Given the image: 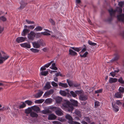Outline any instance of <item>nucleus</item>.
<instances>
[{
    "label": "nucleus",
    "instance_id": "f257e3e1",
    "mask_svg": "<svg viewBox=\"0 0 124 124\" xmlns=\"http://www.w3.org/2000/svg\"><path fill=\"white\" fill-rule=\"evenodd\" d=\"M61 108L64 109H67L68 111L71 113H72L74 108L73 105L70 104L69 101L67 100L62 104Z\"/></svg>",
    "mask_w": 124,
    "mask_h": 124
},
{
    "label": "nucleus",
    "instance_id": "f03ea898",
    "mask_svg": "<svg viewBox=\"0 0 124 124\" xmlns=\"http://www.w3.org/2000/svg\"><path fill=\"white\" fill-rule=\"evenodd\" d=\"M108 11L110 16V17L108 19L110 21L112 20L113 17H115L116 13L117 12L118 13H121L122 9L121 8L117 7L115 10H113L112 8H111L109 9Z\"/></svg>",
    "mask_w": 124,
    "mask_h": 124
},
{
    "label": "nucleus",
    "instance_id": "7ed1b4c3",
    "mask_svg": "<svg viewBox=\"0 0 124 124\" xmlns=\"http://www.w3.org/2000/svg\"><path fill=\"white\" fill-rule=\"evenodd\" d=\"M44 42L42 39H39L37 41L32 43V44L34 48H39L43 44Z\"/></svg>",
    "mask_w": 124,
    "mask_h": 124
},
{
    "label": "nucleus",
    "instance_id": "20e7f679",
    "mask_svg": "<svg viewBox=\"0 0 124 124\" xmlns=\"http://www.w3.org/2000/svg\"><path fill=\"white\" fill-rule=\"evenodd\" d=\"M65 117L67 119L69 120L68 122L70 124H81L77 122L73 121L71 116L68 114L66 115Z\"/></svg>",
    "mask_w": 124,
    "mask_h": 124
},
{
    "label": "nucleus",
    "instance_id": "39448f33",
    "mask_svg": "<svg viewBox=\"0 0 124 124\" xmlns=\"http://www.w3.org/2000/svg\"><path fill=\"white\" fill-rule=\"evenodd\" d=\"M36 35V33L33 31H31L28 34L27 37L29 39L33 40L34 39Z\"/></svg>",
    "mask_w": 124,
    "mask_h": 124
},
{
    "label": "nucleus",
    "instance_id": "423d86ee",
    "mask_svg": "<svg viewBox=\"0 0 124 124\" xmlns=\"http://www.w3.org/2000/svg\"><path fill=\"white\" fill-rule=\"evenodd\" d=\"M20 45L21 46L24 48H30L31 47L30 44L27 42L21 44Z\"/></svg>",
    "mask_w": 124,
    "mask_h": 124
},
{
    "label": "nucleus",
    "instance_id": "0eeeda50",
    "mask_svg": "<svg viewBox=\"0 0 124 124\" xmlns=\"http://www.w3.org/2000/svg\"><path fill=\"white\" fill-rule=\"evenodd\" d=\"M55 112L56 114L58 116H61L63 115L62 111L58 108L55 111Z\"/></svg>",
    "mask_w": 124,
    "mask_h": 124
},
{
    "label": "nucleus",
    "instance_id": "6e6552de",
    "mask_svg": "<svg viewBox=\"0 0 124 124\" xmlns=\"http://www.w3.org/2000/svg\"><path fill=\"white\" fill-rule=\"evenodd\" d=\"M83 91H76L75 92L73 91H71L70 92V93L72 95V96L75 97L77 96V94L82 93Z\"/></svg>",
    "mask_w": 124,
    "mask_h": 124
},
{
    "label": "nucleus",
    "instance_id": "1a4fd4ad",
    "mask_svg": "<svg viewBox=\"0 0 124 124\" xmlns=\"http://www.w3.org/2000/svg\"><path fill=\"white\" fill-rule=\"evenodd\" d=\"M54 92V90L53 89H51L48 91L46 92L44 94V96L46 98L48 97V96L50 94H52Z\"/></svg>",
    "mask_w": 124,
    "mask_h": 124
},
{
    "label": "nucleus",
    "instance_id": "9d476101",
    "mask_svg": "<svg viewBox=\"0 0 124 124\" xmlns=\"http://www.w3.org/2000/svg\"><path fill=\"white\" fill-rule=\"evenodd\" d=\"M26 38L25 37H19L16 39V41L18 43L22 42L25 41Z\"/></svg>",
    "mask_w": 124,
    "mask_h": 124
},
{
    "label": "nucleus",
    "instance_id": "9b49d317",
    "mask_svg": "<svg viewBox=\"0 0 124 124\" xmlns=\"http://www.w3.org/2000/svg\"><path fill=\"white\" fill-rule=\"evenodd\" d=\"M112 104L113 110L116 112L118 111L119 110V108L115 105V102H113Z\"/></svg>",
    "mask_w": 124,
    "mask_h": 124
},
{
    "label": "nucleus",
    "instance_id": "f8f14e48",
    "mask_svg": "<svg viewBox=\"0 0 124 124\" xmlns=\"http://www.w3.org/2000/svg\"><path fill=\"white\" fill-rule=\"evenodd\" d=\"M123 96V94L119 92L116 93L114 94V97L117 98H121Z\"/></svg>",
    "mask_w": 124,
    "mask_h": 124
},
{
    "label": "nucleus",
    "instance_id": "ddd939ff",
    "mask_svg": "<svg viewBox=\"0 0 124 124\" xmlns=\"http://www.w3.org/2000/svg\"><path fill=\"white\" fill-rule=\"evenodd\" d=\"M87 99V96L84 94H81L80 96L79 99L81 101H85Z\"/></svg>",
    "mask_w": 124,
    "mask_h": 124
},
{
    "label": "nucleus",
    "instance_id": "4468645a",
    "mask_svg": "<svg viewBox=\"0 0 124 124\" xmlns=\"http://www.w3.org/2000/svg\"><path fill=\"white\" fill-rule=\"evenodd\" d=\"M30 31L29 29H24L21 33L22 36H25L27 34V33L29 32Z\"/></svg>",
    "mask_w": 124,
    "mask_h": 124
},
{
    "label": "nucleus",
    "instance_id": "2eb2a0df",
    "mask_svg": "<svg viewBox=\"0 0 124 124\" xmlns=\"http://www.w3.org/2000/svg\"><path fill=\"white\" fill-rule=\"evenodd\" d=\"M51 87L50 83L48 82L46 83L45 85L44 86V89L45 90H47L50 88Z\"/></svg>",
    "mask_w": 124,
    "mask_h": 124
},
{
    "label": "nucleus",
    "instance_id": "dca6fc26",
    "mask_svg": "<svg viewBox=\"0 0 124 124\" xmlns=\"http://www.w3.org/2000/svg\"><path fill=\"white\" fill-rule=\"evenodd\" d=\"M43 93V92L42 91L39 90L38 92L35 95V96L37 98L40 97L41 96Z\"/></svg>",
    "mask_w": 124,
    "mask_h": 124
},
{
    "label": "nucleus",
    "instance_id": "f3484780",
    "mask_svg": "<svg viewBox=\"0 0 124 124\" xmlns=\"http://www.w3.org/2000/svg\"><path fill=\"white\" fill-rule=\"evenodd\" d=\"M117 80V79L116 78H110L109 80V82L110 83H112L116 82Z\"/></svg>",
    "mask_w": 124,
    "mask_h": 124
},
{
    "label": "nucleus",
    "instance_id": "a211bd4d",
    "mask_svg": "<svg viewBox=\"0 0 124 124\" xmlns=\"http://www.w3.org/2000/svg\"><path fill=\"white\" fill-rule=\"evenodd\" d=\"M56 118V116L53 114L49 115L48 119L49 120H53L55 119Z\"/></svg>",
    "mask_w": 124,
    "mask_h": 124
},
{
    "label": "nucleus",
    "instance_id": "6ab92c4d",
    "mask_svg": "<svg viewBox=\"0 0 124 124\" xmlns=\"http://www.w3.org/2000/svg\"><path fill=\"white\" fill-rule=\"evenodd\" d=\"M31 108L33 110L37 112H38L40 110V108L39 107L35 106L31 107Z\"/></svg>",
    "mask_w": 124,
    "mask_h": 124
},
{
    "label": "nucleus",
    "instance_id": "aec40b11",
    "mask_svg": "<svg viewBox=\"0 0 124 124\" xmlns=\"http://www.w3.org/2000/svg\"><path fill=\"white\" fill-rule=\"evenodd\" d=\"M19 3L21 4V6L19 8V9H21L23 8L25 6V4L23 1L21 0L20 2Z\"/></svg>",
    "mask_w": 124,
    "mask_h": 124
},
{
    "label": "nucleus",
    "instance_id": "412c9836",
    "mask_svg": "<svg viewBox=\"0 0 124 124\" xmlns=\"http://www.w3.org/2000/svg\"><path fill=\"white\" fill-rule=\"evenodd\" d=\"M46 32H42L41 33L45 35H50V33L51 32V31L48 30H46Z\"/></svg>",
    "mask_w": 124,
    "mask_h": 124
},
{
    "label": "nucleus",
    "instance_id": "4be33fe9",
    "mask_svg": "<svg viewBox=\"0 0 124 124\" xmlns=\"http://www.w3.org/2000/svg\"><path fill=\"white\" fill-rule=\"evenodd\" d=\"M69 54L72 55H77V53L71 49L69 50Z\"/></svg>",
    "mask_w": 124,
    "mask_h": 124
},
{
    "label": "nucleus",
    "instance_id": "5701e85b",
    "mask_svg": "<svg viewBox=\"0 0 124 124\" xmlns=\"http://www.w3.org/2000/svg\"><path fill=\"white\" fill-rule=\"evenodd\" d=\"M50 68L51 69L54 70L57 69V68L55 66V63H53L51 66L50 67Z\"/></svg>",
    "mask_w": 124,
    "mask_h": 124
},
{
    "label": "nucleus",
    "instance_id": "b1692460",
    "mask_svg": "<svg viewBox=\"0 0 124 124\" xmlns=\"http://www.w3.org/2000/svg\"><path fill=\"white\" fill-rule=\"evenodd\" d=\"M42 29V27L40 26L36 27L34 29V31H41Z\"/></svg>",
    "mask_w": 124,
    "mask_h": 124
},
{
    "label": "nucleus",
    "instance_id": "393cba45",
    "mask_svg": "<svg viewBox=\"0 0 124 124\" xmlns=\"http://www.w3.org/2000/svg\"><path fill=\"white\" fill-rule=\"evenodd\" d=\"M59 85L65 88H67L68 86L66 83H63L61 82L59 83Z\"/></svg>",
    "mask_w": 124,
    "mask_h": 124
},
{
    "label": "nucleus",
    "instance_id": "a878e982",
    "mask_svg": "<svg viewBox=\"0 0 124 124\" xmlns=\"http://www.w3.org/2000/svg\"><path fill=\"white\" fill-rule=\"evenodd\" d=\"M30 116L32 117H37L38 116V115L36 113L33 112H31L30 113Z\"/></svg>",
    "mask_w": 124,
    "mask_h": 124
},
{
    "label": "nucleus",
    "instance_id": "bb28decb",
    "mask_svg": "<svg viewBox=\"0 0 124 124\" xmlns=\"http://www.w3.org/2000/svg\"><path fill=\"white\" fill-rule=\"evenodd\" d=\"M52 101V99L49 98L46 99L45 101V102L46 103L50 104L51 103Z\"/></svg>",
    "mask_w": 124,
    "mask_h": 124
},
{
    "label": "nucleus",
    "instance_id": "cd10ccee",
    "mask_svg": "<svg viewBox=\"0 0 124 124\" xmlns=\"http://www.w3.org/2000/svg\"><path fill=\"white\" fill-rule=\"evenodd\" d=\"M70 101L73 105L76 106H78V103L77 101L73 100H71Z\"/></svg>",
    "mask_w": 124,
    "mask_h": 124
},
{
    "label": "nucleus",
    "instance_id": "c85d7f7f",
    "mask_svg": "<svg viewBox=\"0 0 124 124\" xmlns=\"http://www.w3.org/2000/svg\"><path fill=\"white\" fill-rule=\"evenodd\" d=\"M75 113L79 117H81V113L80 112L79 110L77 109L75 110Z\"/></svg>",
    "mask_w": 124,
    "mask_h": 124
},
{
    "label": "nucleus",
    "instance_id": "c756f323",
    "mask_svg": "<svg viewBox=\"0 0 124 124\" xmlns=\"http://www.w3.org/2000/svg\"><path fill=\"white\" fill-rule=\"evenodd\" d=\"M71 48L75 51L77 52H79L81 49V47H72Z\"/></svg>",
    "mask_w": 124,
    "mask_h": 124
},
{
    "label": "nucleus",
    "instance_id": "7c9ffc66",
    "mask_svg": "<svg viewBox=\"0 0 124 124\" xmlns=\"http://www.w3.org/2000/svg\"><path fill=\"white\" fill-rule=\"evenodd\" d=\"M44 101L43 99H40L36 100L35 101V103H36L40 104L42 103Z\"/></svg>",
    "mask_w": 124,
    "mask_h": 124
},
{
    "label": "nucleus",
    "instance_id": "2f4dec72",
    "mask_svg": "<svg viewBox=\"0 0 124 124\" xmlns=\"http://www.w3.org/2000/svg\"><path fill=\"white\" fill-rule=\"evenodd\" d=\"M62 99L61 97H58L56 98V102L58 103H60L62 101Z\"/></svg>",
    "mask_w": 124,
    "mask_h": 124
},
{
    "label": "nucleus",
    "instance_id": "473e14b6",
    "mask_svg": "<svg viewBox=\"0 0 124 124\" xmlns=\"http://www.w3.org/2000/svg\"><path fill=\"white\" fill-rule=\"evenodd\" d=\"M118 90L119 92L122 93V94L124 93V88L122 87H120L119 89Z\"/></svg>",
    "mask_w": 124,
    "mask_h": 124
},
{
    "label": "nucleus",
    "instance_id": "72a5a7b5",
    "mask_svg": "<svg viewBox=\"0 0 124 124\" xmlns=\"http://www.w3.org/2000/svg\"><path fill=\"white\" fill-rule=\"evenodd\" d=\"M67 82L68 83L69 85L70 86H72L73 87V82L69 80H67Z\"/></svg>",
    "mask_w": 124,
    "mask_h": 124
},
{
    "label": "nucleus",
    "instance_id": "f704fd0d",
    "mask_svg": "<svg viewBox=\"0 0 124 124\" xmlns=\"http://www.w3.org/2000/svg\"><path fill=\"white\" fill-rule=\"evenodd\" d=\"M30 50L32 52L36 53L39 52V50L37 49L31 48L30 49Z\"/></svg>",
    "mask_w": 124,
    "mask_h": 124
},
{
    "label": "nucleus",
    "instance_id": "c9c22d12",
    "mask_svg": "<svg viewBox=\"0 0 124 124\" xmlns=\"http://www.w3.org/2000/svg\"><path fill=\"white\" fill-rule=\"evenodd\" d=\"M54 62L53 61H51L50 62H48L44 66L46 68H48L49 66L52 63Z\"/></svg>",
    "mask_w": 124,
    "mask_h": 124
},
{
    "label": "nucleus",
    "instance_id": "e433bc0d",
    "mask_svg": "<svg viewBox=\"0 0 124 124\" xmlns=\"http://www.w3.org/2000/svg\"><path fill=\"white\" fill-rule=\"evenodd\" d=\"M58 107H53V106H50L49 108V109H51L52 110L54 111L56 110L57 109V108Z\"/></svg>",
    "mask_w": 124,
    "mask_h": 124
},
{
    "label": "nucleus",
    "instance_id": "4c0bfd02",
    "mask_svg": "<svg viewBox=\"0 0 124 124\" xmlns=\"http://www.w3.org/2000/svg\"><path fill=\"white\" fill-rule=\"evenodd\" d=\"M60 93L61 95L63 96H65L66 95L67 93L64 91L61 90Z\"/></svg>",
    "mask_w": 124,
    "mask_h": 124
},
{
    "label": "nucleus",
    "instance_id": "58836bf2",
    "mask_svg": "<svg viewBox=\"0 0 124 124\" xmlns=\"http://www.w3.org/2000/svg\"><path fill=\"white\" fill-rule=\"evenodd\" d=\"M25 102L29 106L32 105V102L30 100L26 101Z\"/></svg>",
    "mask_w": 124,
    "mask_h": 124
},
{
    "label": "nucleus",
    "instance_id": "ea45409f",
    "mask_svg": "<svg viewBox=\"0 0 124 124\" xmlns=\"http://www.w3.org/2000/svg\"><path fill=\"white\" fill-rule=\"evenodd\" d=\"M40 73L41 75L45 76L48 74V71H42Z\"/></svg>",
    "mask_w": 124,
    "mask_h": 124
},
{
    "label": "nucleus",
    "instance_id": "a19ab883",
    "mask_svg": "<svg viewBox=\"0 0 124 124\" xmlns=\"http://www.w3.org/2000/svg\"><path fill=\"white\" fill-rule=\"evenodd\" d=\"M25 21L28 24H33L34 23V22L33 21H31L27 19Z\"/></svg>",
    "mask_w": 124,
    "mask_h": 124
},
{
    "label": "nucleus",
    "instance_id": "79ce46f5",
    "mask_svg": "<svg viewBox=\"0 0 124 124\" xmlns=\"http://www.w3.org/2000/svg\"><path fill=\"white\" fill-rule=\"evenodd\" d=\"M115 103V105L116 104L118 105H121L122 104V102H121L120 100H116L115 101H114Z\"/></svg>",
    "mask_w": 124,
    "mask_h": 124
},
{
    "label": "nucleus",
    "instance_id": "37998d69",
    "mask_svg": "<svg viewBox=\"0 0 124 124\" xmlns=\"http://www.w3.org/2000/svg\"><path fill=\"white\" fill-rule=\"evenodd\" d=\"M35 25H31L28 26V29L29 30H33L35 28Z\"/></svg>",
    "mask_w": 124,
    "mask_h": 124
},
{
    "label": "nucleus",
    "instance_id": "c03bdc74",
    "mask_svg": "<svg viewBox=\"0 0 124 124\" xmlns=\"http://www.w3.org/2000/svg\"><path fill=\"white\" fill-rule=\"evenodd\" d=\"M31 108H28V109H26L25 111V112L27 114L30 113L31 112Z\"/></svg>",
    "mask_w": 124,
    "mask_h": 124
},
{
    "label": "nucleus",
    "instance_id": "a18cd8bd",
    "mask_svg": "<svg viewBox=\"0 0 124 124\" xmlns=\"http://www.w3.org/2000/svg\"><path fill=\"white\" fill-rule=\"evenodd\" d=\"M100 105V103L98 101H96L94 102V106L95 108L99 106Z\"/></svg>",
    "mask_w": 124,
    "mask_h": 124
},
{
    "label": "nucleus",
    "instance_id": "49530a36",
    "mask_svg": "<svg viewBox=\"0 0 124 124\" xmlns=\"http://www.w3.org/2000/svg\"><path fill=\"white\" fill-rule=\"evenodd\" d=\"M88 54V52H86L83 55L80 54V56L81 57H86Z\"/></svg>",
    "mask_w": 124,
    "mask_h": 124
},
{
    "label": "nucleus",
    "instance_id": "de8ad7c7",
    "mask_svg": "<svg viewBox=\"0 0 124 124\" xmlns=\"http://www.w3.org/2000/svg\"><path fill=\"white\" fill-rule=\"evenodd\" d=\"M0 19L3 22L6 21L7 20L6 18L3 16L0 17Z\"/></svg>",
    "mask_w": 124,
    "mask_h": 124
},
{
    "label": "nucleus",
    "instance_id": "09e8293b",
    "mask_svg": "<svg viewBox=\"0 0 124 124\" xmlns=\"http://www.w3.org/2000/svg\"><path fill=\"white\" fill-rule=\"evenodd\" d=\"M41 112L44 114H46L49 113L48 110H45L41 111Z\"/></svg>",
    "mask_w": 124,
    "mask_h": 124
},
{
    "label": "nucleus",
    "instance_id": "8fccbe9b",
    "mask_svg": "<svg viewBox=\"0 0 124 124\" xmlns=\"http://www.w3.org/2000/svg\"><path fill=\"white\" fill-rule=\"evenodd\" d=\"M58 120L59 121L62 122H65L66 121V120L65 119L62 117H59L58 118Z\"/></svg>",
    "mask_w": 124,
    "mask_h": 124
},
{
    "label": "nucleus",
    "instance_id": "3c124183",
    "mask_svg": "<svg viewBox=\"0 0 124 124\" xmlns=\"http://www.w3.org/2000/svg\"><path fill=\"white\" fill-rule=\"evenodd\" d=\"M51 84L54 87H57L58 86L57 84L54 81H52L51 82Z\"/></svg>",
    "mask_w": 124,
    "mask_h": 124
},
{
    "label": "nucleus",
    "instance_id": "603ef678",
    "mask_svg": "<svg viewBox=\"0 0 124 124\" xmlns=\"http://www.w3.org/2000/svg\"><path fill=\"white\" fill-rule=\"evenodd\" d=\"M25 104L24 102H23V104L20 106L19 108H22L25 107Z\"/></svg>",
    "mask_w": 124,
    "mask_h": 124
},
{
    "label": "nucleus",
    "instance_id": "864d4df0",
    "mask_svg": "<svg viewBox=\"0 0 124 124\" xmlns=\"http://www.w3.org/2000/svg\"><path fill=\"white\" fill-rule=\"evenodd\" d=\"M118 81L121 84H124V81L122 78H120L119 79Z\"/></svg>",
    "mask_w": 124,
    "mask_h": 124
},
{
    "label": "nucleus",
    "instance_id": "5fc2aeb1",
    "mask_svg": "<svg viewBox=\"0 0 124 124\" xmlns=\"http://www.w3.org/2000/svg\"><path fill=\"white\" fill-rule=\"evenodd\" d=\"M84 120L88 122H90L89 118L88 117H85L84 118Z\"/></svg>",
    "mask_w": 124,
    "mask_h": 124
},
{
    "label": "nucleus",
    "instance_id": "6e6d98bb",
    "mask_svg": "<svg viewBox=\"0 0 124 124\" xmlns=\"http://www.w3.org/2000/svg\"><path fill=\"white\" fill-rule=\"evenodd\" d=\"M124 5V2H119L118 5L121 7H122Z\"/></svg>",
    "mask_w": 124,
    "mask_h": 124
},
{
    "label": "nucleus",
    "instance_id": "4d7b16f0",
    "mask_svg": "<svg viewBox=\"0 0 124 124\" xmlns=\"http://www.w3.org/2000/svg\"><path fill=\"white\" fill-rule=\"evenodd\" d=\"M88 43L89 45H91L94 46L96 45V43H93L92 41H88Z\"/></svg>",
    "mask_w": 124,
    "mask_h": 124
},
{
    "label": "nucleus",
    "instance_id": "13d9d810",
    "mask_svg": "<svg viewBox=\"0 0 124 124\" xmlns=\"http://www.w3.org/2000/svg\"><path fill=\"white\" fill-rule=\"evenodd\" d=\"M102 91V89H100L99 90L95 91V93H101Z\"/></svg>",
    "mask_w": 124,
    "mask_h": 124
},
{
    "label": "nucleus",
    "instance_id": "bf43d9fd",
    "mask_svg": "<svg viewBox=\"0 0 124 124\" xmlns=\"http://www.w3.org/2000/svg\"><path fill=\"white\" fill-rule=\"evenodd\" d=\"M119 58V56H116L115 58L111 60L113 61H116Z\"/></svg>",
    "mask_w": 124,
    "mask_h": 124
},
{
    "label": "nucleus",
    "instance_id": "052dcab7",
    "mask_svg": "<svg viewBox=\"0 0 124 124\" xmlns=\"http://www.w3.org/2000/svg\"><path fill=\"white\" fill-rule=\"evenodd\" d=\"M116 73L114 72H112L110 73V74L111 76L113 77H114L116 74Z\"/></svg>",
    "mask_w": 124,
    "mask_h": 124
},
{
    "label": "nucleus",
    "instance_id": "680f3d73",
    "mask_svg": "<svg viewBox=\"0 0 124 124\" xmlns=\"http://www.w3.org/2000/svg\"><path fill=\"white\" fill-rule=\"evenodd\" d=\"M50 22L53 25H54L55 24V23L54 21L52 19H50L49 20Z\"/></svg>",
    "mask_w": 124,
    "mask_h": 124
},
{
    "label": "nucleus",
    "instance_id": "e2e57ef3",
    "mask_svg": "<svg viewBox=\"0 0 124 124\" xmlns=\"http://www.w3.org/2000/svg\"><path fill=\"white\" fill-rule=\"evenodd\" d=\"M42 50H43L44 51L46 52L48 51V49L47 48H44L42 49Z\"/></svg>",
    "mask_w": 124,
    "mask_h": 124
},
{
    "label": "nucleus",
    "instance_id": "0e129e2a",
    "mask_svg": "<svg viewBox=\"0 0 124 124\" xmlns=\"http://www.w3.org/2000/svg\"><path fill=\"white\" fill-rule=\"evenodd\" d=\"M46 67L44 66L41 67L40 69L42 70H46Z\"/></svg>",
    "mask_w": 124,
    "mask_h": 124
},
{
    "label": "nucleus",
    "instance_id": "69168bd1",
    "mask_svg": "<svg viewBox=\"0 0 124 124\" xmlns=\"http://www.w3.org/2000/svg\"><path fill=\"white\" fill-rule=\"evenodd\" d=\"M86 50V48H84L82 49L81 51L79 53L80 54L81 53H83V52L85 51Z\"/></svg>",
    "mask_w": 124,
    "mask_h": 124
},
{
    "label": "nucleus",
    "instance_id": "338daca9",
    "mask_svg": "<svg viewBox=\"0 0 124 124\" xmlns=\"http://www.w3.org/2000/svg\"><path fill=\"white\" fill-rule=\"evenodd\" d=\"M53 123L56 124H61V123L57 121H54L53 122Z\"/></svg>",
    "mask_w": 124,
    "mask_h": 124
},
{
    "label": "nucleus",
    "instance_id": "774afa93",
    "mask_svg": "<svg viewBox=\"0 0 124 124\" xmlns=\"http://www.w3.org/2000/svg\"><path fill=\"white\" fill-rule=\"evenodd\" d=\"M81 123L82 124H88L86 122L83 120L82 121Z\"/></svg>",
    "mask_w": 124,
    "mask_h": 124
}]
</instances>
